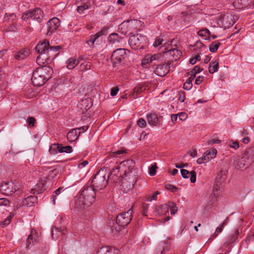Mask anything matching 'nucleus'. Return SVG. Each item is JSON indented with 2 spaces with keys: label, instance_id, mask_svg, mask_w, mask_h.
Wrapping results in <instances>:
<instances>
[{
  "label": "nucleus",
  "instance_id": "obj_1",
  "mask_svg": "<svg viewBox=\"0 0 254 254\" xmlns=\"http://www.w3.org/2000/svg\"><path fill=\"white\" fill-rule=\"evenodd\" d=\"M59 49V46L50 47L49 42L46 40L39 44L35 48L36 51L39 54L36 59L38 64H44L47 60L50 58L54 59L57 54L54 53L58 52Z\"/></svg>",
  "mask_w": 254,
  "mask_h": 254
},
{
  "label": "nucleus",
  "instance_id": "obj_2",
  "mask_svg": "<svg viewBox=\"0 0 254 254\" xmlns=\"http://www.w3.org/2000/svg\"><path fill=\"white\" fill-rule=\"evenodd\" d=\"M95 189L91 186L86 185L75 201V207L80 209L91 206L95 202Z\"/></svg>",
  "mask_w": 254,
  "mask_h": 254
},
{
  "label": "nucleus",
  "instance_id": "obj_3",
  "mask_svg": "<svg viewBox=\"0 0 254 254\" xmlns=\"http://www.w3.org/2000/svg\"><path fill=\"white\" fill-rule=\"evenodd\" d=\"M53 70L50 66H44L37 68L33 73L31 78L34 86H41L43 85L46 80L51 77Z\"/></svg>",
  "mask_w": 254,
  "mask_h": 254
},
{
  "label": "nucleus",
  "instance_id": "obj_4",
  "mask_svg": "<svg viewBox=\"0 0 254 254\" xmlns=\"http://www.w3.org/2000/svg\"><path fill=\"white\" fill-rule=\"evenodd\" d=\"M132 210H128L127 211L122 213L118 215L116 218V222L112 220L110 222L109 226L112 231L114 233H116L120 231L122 228L125 227L128 224L131 219Z\"/></svg>",
  "mask_w": 254,
  "mask_h": 254
},
{
  "label": "nucleus",
  "instance_id": "obj_5",
  "mask_svg": "<svg viewBox=\"0 0 254 254\" xmlns=\"http://www.w3.org/2000/svg\"><path fill=\"white\" fill-rule=\"evenodd\" d=\"M0 191L6 195H18L23 192V185L19 182L4 183L0 186Z\"/></svg>",
  "mask_w": 254,
  "mask_h": 254
},
{
  "label": "nucleus",
  "instance_id": "obj_6",
  "mask_svg": "<svg viewBox=\"0 0 254 254\" xmlns=\"http://www.w3.org/2000/svg\"><path fill=\"white\" fill-rule=\"evenodd\" d=\"M108 180L109 174L107 171L105 169H101L93 178L91 187L95 189V190L103 189L106 187Z\"/></svg>",
  "mask_w": 254,
  "mask_h": 254
},
{
  "label": "nucleus",
  "instance_id": "obj_7",
  "mask_svg": "<svg viewBox=\"0 0 254 254\" xmlns=\"http://www.w3.org/2000/svg\"><path fill=\"white\" fill-rule=\"evenodd\" d=\"M237 17L230 13L221 14L217 17L218 26L224 29L229 28L236 22Z\"/></svg>",
  "mask_w": 254,
  "mask_h": 254
},
{
  "label": "nucleus",
  "instance_id": "obj_8",
  "mask_svg": "<svg viewBox=\"0 0 254 254\" xmlns=\"http://www.w3.org/2000/svg\"><path fill=\"white\" fill-rule=\"evenodd\" d=\"M134 161L132 160L128 159L121 162L118 167L123 175L127 177L130 176L133 171H134Z\"/></svg>",
  "mask_w": 254,
  "mask_h": 254
},
{
  "label": "nucleus",
  "instance_id": "obj_9",
  "mask_svg": "<svg viewBox=\"0 0 254 254\" xmlns=\"http://www.w3.org/2000/svg\"><path fill=\"white\" fill-rule=\"evenodd\" d=\"M145 40V36L140 34H136L129 37L128 43L132 49H141L143 48Z\"/></svg>",
  "mask_w": 254,
  "mask_h": 254
},
{
  "label": "nucleus",
  "instance_id": "obj_10",
  "mask_svg": "<svg viewBox=\"0 0 254 254\" xmlns=\"http://www.w3.org/2000/svg\"><path fill=\"white\" fill-rule=\"evenodd\" d=\"M43 17V12L42 10L39 8H35L33 10L26 11L24 12L22 16L24 20L27 21L29 19L37 21H40Z\"/></svg>",
  "mask_w": 254,
  "mask_h": 254
},
{
  "label": "nucleus",
  "instance_id": "obj_11",
  "mask_svg": "<svg viewBox=\"0 0 254 254\" xmlns=\"http://www.w3.org/2000/svg\"><path fill=\"white\" fill-rule=\"evenodd\" d=\"M125 49H118L114 51L111 56V60L113 64L120 63L126 57Z\"/></svg>",
  "mask_w": 254,
  "mask_h": 254
},
{
  "label": "nucleus",
  "instance_id": "obj_12",
  "mask_svg": "<svg viewBox=\"0 0 254 254\" xmlns=\"http://www.w3.org/2000/svg\"><path fill=\"white\" fill-rule=\"evenodd\" d=\"M217 150L212 148L210 151L205 152L202 157L197 159L196 162L198 164L207 163L214 158L217 155Z\"/></svg>",
  "mask_w": 254,
  "mask_h": 254
},
{
  "label": "nucleus",
  "instance_id": "obj_13",
  "mask_svg": "<svg viewBox=\"0 0 254 254\" xmlns=\"http://www.w3.org/2000/svg\"><path fill=\"white\" fill-rule=\"evenodd\" d=\"M60 25V21L59 18L54 17L47 22V35H50L56 31Z\"/></svg>",
  "mask_w": 254,
  "mask_h": 254
},
{
  "label": "nucleus",
  "instance_id": "obj_14",
  "mask_svg": "<svg viewBox=\"0 0 254 254\" xmlns=\"http://www.w3.org/2000/svg\"><path fill=\"white\" fill-rule=\"evenodd\" d=\"M123 173L118 167L113 169L111 173L109 175V179L114 183L120 182L123 180Z\"/></svg>",
  "mask_w": 254,
  "mask_h": 254
},
{
  "label": "nucleus",
  "instance_id": "obj_15",
  "mask_svg": "<svg viewBox=\"0 0 254 254\" xmlns=\"http://www.w3.org/2000/svg\"><path fill=\"white\" fill-rule=\"evenodd\" d=\"M37 197L34 195H30L25 197L24 199H18L17 203L20 206H25L27 207L32 206L37 202Z\"/></svg>",
  "mask_w": 254,
  "mask_h": 254
},
{
  "label": "nucleus",
  "instance_id": "obj_16",
  "mask_svg": "<svg viewBox=\"0 0 254 254\" xmlns=\"http://www.w3.org/2000/svg\"><path fill=\"white\" fill-rule=\"evenodd\" d=\"M92 106L91 99L85 98L81 100L77 104V108L83 113L88 111Z\"/></svg>",
  "mask_w": 254,
  "mask_h": 254
},
{
  "label": "nucleus",
  "instance_id": "obj_17",
  "mask_svg": "<svg viewBox=\"0 0 254 254\" xmlns=\"http://www.w3.org/2000/svg\"><path fill=\"white\" fill-rule=\"evenodd\" d=\"M119 250L113 247L104 246L101 247L96 254H119Z\"/></svg>",
  "mask_w": 254,
  "mask_h": 254
},
{
  "label": "nucleus",
  "instance_id": "obj_18",
  "mask_svg": "<svg viewBox=\"0 0 254 254\" xmlns=\"http://www.w3.org/2000/svg\"><path fill=\"white\" fill-rule=\"evenodd\" d=\"M169 65L167 64H164L158 65L154 70V73L159 76H164L169 72Z\"/></svg>",
  "mask_w": 254,
  "mask_h": 254
},
{
  "label": "nucleus",
  "instance_id": "obj_19",
  "mask_svg": "<svg viewBox=\"0 0 254 254\" xmlns=\"http://www.w3.org/2000/svg\"><path fill=\"white\" fill-rule=\"evenodd\" d=\"M252 159L248 154H244L240 159L237 161L236 164L240 168H243L252 163Z\"/></svg>",
  "mask_w": 254,
  "mask_h": 254
},
{
  "label": "nucleus",
  "instance_id": "obj_20",
  "mask_svg": "<svg viewBox=\"0 0 254 254\" xmlns=\"http://www.w3.org/2000/svg\"><path fill=\"white\" fill-rule=\"evenodd\" d=\"M94 1L92 0H87L82 5L78 6L77 10L79 14H84L85 11L89 9L93 5Z\"/></svg>",
  "mask_w": 254,
  "mask_h": 254
},
{
  "label": "nucleus",
  "instance_id": "obj_21",
  "mask_svg": "<svg viewBox=\"0 0 254 254\" xmlns=\"http://www.w3.org/2000/svg\"><path fill=\"white\" fill-rule=\"evenodd\" d=\"M181 174L184 178H189L190 177V182L194 183L196 181V173L195 171H191L190 172L188 171L186 169H182L181 170Z\"/></svg>",
  "mask_w": 254,
  "mask_h": 254
},
{
  "label": "nucleus",
  "instance_id": "obj_22",
  "mask_svg": "<svg viewBox=\"0 0 254 254\" xmlns=\"http://www.w3.org/2000/svg\"><path fill=\"white\" fill-rule=\"evenodd\" d=\"M82 59L81 58L75 59L74 58H70L66 61V66L69 69H73L80 62Z\"/></svg>",
  "mask_w": 254,
  "mask_h": 254
},
{
  "label": "nucleus",
  "instance_id": "obj_23",
  "mask_svg": "<svg viewBox=\"0 0 254 254\" xmlns=\"http://www.w3.org/2000/svg\"><path fill=\"white\" fill-rule=\"evenodd\" d=\"M80 132L77 129H72L67 133V138L70 142L73 141L78 138Z\"/></svg>",
  "mask_w": 254,
  "mask_h": 254
},
{
  "label": "nucleus",
  "instance_id": "obj_24",
  "mask_svg": "<svg viewBox=\"0 0 254 254\" xmlns=\"http://www.w3.org/2000/svg\"><path fill=\"white\" fill-rule=\"evenodd\" d=\"M30 54V50L28 49H24L17 52L15 56L16 60H21L25 59Z\"/></svg>",
  "mask_w": 254,
  "mask_h": 254
},
{
  "label": "nucleus",
  "instance_id": "obj_25",
  "mask_svg": "<svg viewBox=\"0 0 254 254\" xmlns=\"http://www.w3.org/2000/svg\"><path fill=\"white\" fill-rule=\"evenodd\" d=\"M147 121L149 124L152 126H157L159 124V119L155 114H150L147 116Z\"/></svg>",
  "mask_w": 254,
  "mask_h": 254
},
{
  "label": "nucleus",
  "instance_id": "obj_26",
  "mask_svg": "<svg viewBox=\"0 0 254 254\" xmlns=\"http://www.w3.org/2000/svg\"><path fill=\"white\" fill-rule=\"evenodd\" d=\"M165 52L169 53V54L173 57L175 60L179 58L182 54V53L180 51L175 48L169 49L167 48L165 49Z\"/></svg>",
  "mask_w": 254,
  "mask_h": 254
},
{
  "label": "nucleus",
  "instance_id": "obj_27",
  "mask_svg": "<svg viewBox=\"0 0 254 254\" xmlns=\"http://www.w3.org/2000/svg\"><path fill=\"white\" fill-rule=\"evenodd\" d=\"M103 34L102 32H97L94 35L90 36V39L87 41L86 43L89 46H93L96 40Z\"/></svg>",
  "mask_w": 254,
  "mask_h": 254
},
{
  "label": "nucleus",
  "instance_id": "obj_28",
  "mask_svg": "<svg viewBox=\"0 0 254 254\" xmlns=\"http://www.w3.org/2000/svg\"><path fill=\"white\" fill-rule=\"evenodd\" d=\"M122 38L117 33H112L108 37V40L112 44L118 43L121 41Z\"/></svg>",
  "mask_w": 254,
  "mask_h": 254
},
{
  "label": "nucleus",
  "instance_id": "obj_29",
  "mask_svg": "<svg viewBox=\"0 0 254 254\" xmlns=\"http://www.w3.org/2000/svg\"><path fill=\"white\" fill-rule=\"evenodd\" d=\"M197 34L199 36L204 37L206 40L210 39V32L207 28L200 29L198 31Z\"/></svg>",
  "mask_w": 254,
  "mask_h": 254
},
{
  "label": "nucleus",
  "instance_id": "obj_30",
  "mask_svg": "<svg viewBox=\"0 0 254 254\" xmlns=\"http://www.w3.org/2000/svg\"><path fill=\"white\" fill-rule=\"evenodd\" d=\"M61 145L58 143L52 144L49 149V151L51 154L54 155L57 153H60Z\"/></svg>",
  "mask_w": 254,
  "mask_h": 254
},
{
  "label": "nucleus",
  "instance_id": "obj_31",
  "mask_svg": "<svg viewBox=\"0 0 254 254\" xmlns=\"http://www.w3.org/2000/svg\"><path fill=\"white\" fill-rule=\"evenodd\" d=\"M218 68V63L217 61H212L210 63L209 67V72L210 73H213L217 71Z\"/></svg>",
  "mask_w": 254,
  "mask_h": 254
},
{
  "label": "nucleus",
  "instance_id": "obj_32",
  "mask_svg": "<svg viewBox=\"0 0 254 254\" xmlns=\"http://www.w3.org/2000/svg\"><path fill=\"white\" fill-rule=\"evenodd\" d=\"M221 190V185L215 184L214 186L213 190V194H214L213 200H216L217 196L219 194V191Z\"/></svg>",
  "mask_w": 254,
  "mask_h": 254
},
{
  "label": "nucleus",
  "instance_id": "obj_33",
  "mask_svg": "<svg viewBox=\"0 0 254 254\" xmlns=\"http://www.w3.org/2000/svg\"><path fill=\"white\" fill-rule=\"evenodd\" d=\"M225 180V177L223 174V172L220 171L219 172L216 176V184H218L219 185H221L222 183Z\"/></svg>",
  "mask_w": 254,
  "mask_h": 254
},
{
  "label": "nucleus",
  "instance_id": "obj_34",
  "mask_svg": "<svg viewBox=\"0 0 254 254\" xmlns=\"http://www.w3.org/2000/svg\"><path fill=\"white\" fill-rule=\"evenodd\" d=\"M220 45V43L219 41H215L212 42L209 45V50L212 53L216 52Z\"/></svg>",
  "mask_w": 254,
  "mask_h": 254
},
{
  "label": "nucleus",
  "instance_id": "obj_35",
  "mask_svg": "<svg viewBox=\"0 0 254 254\" xmlns=\"http://www.w3.org/2000/svg\"><path fill=\"white\" fill-rule=\"evenodd\" d=\"M168 206L166 204H163L158 209V213L160 215H164L168 211Z\"/></svg>",
  "mask_w": 254,
  "mask_h": 254
},
{
  "label": "nucleus",
  "instance_id": "obj_36",
  "mask_svg": "<svg viewBox=\"0 0 254 254\" xmlns=\"http://www.w3.org/2000/svg\"><path fill=\"white\" fill-rule=\"evenodd\" d=\"M40 237H41V234L39 231L32 229L27 238H37Z\"/></svg>",
  "mask_w": 254,
  "mask_h": 254
},
{
  "label": "nucleus",
  "instance_id": "obj_37",
  "mask_svg": "<svg viewBox=\"0 0 254 254\" xmlns=\"http://www.w3.org/2000/svg\"><path fill=\"white\" fill-rule=\"evenodd\" d=\"M63 233L59 230L58 228H55L52 230V237L53 238L54 237H63Z\"/></svg>",
  "mask_w": 254,
  "mask_h": 254
},
{
  "label": "nucleus",
  "instance_id": "obj_38",
  "mask_svg": "<svg viewBox=\"0 0 254 254\" xmlns=\"http://www.w3.org/2000/svg\"><path fill=\"white\" fill-rule=\"evenodd\" d=\"M151 63H152L151 55H147L142 60L141 64L143 66H145Z\"/></svg>",
  "mask_w": 254,
  "mask_h": 254
},
{
  "label": "nucleus",
  "instance_id": "obj_39",
  "mask_svg": "<svg viewBox=\"0 0 254 254\" xmlns=\"http://www.w3.org/2000/svg\"><path fill=\"white\" fill-rule=\"evenodd\" d=\"M91 67V64L88 62H84L80 65V69L81 70H86L90 69Z\"/></svg>",
  "mask_w": 254,
  "mask_h": 254
},
{
  "label": "nucleus",
  "instance_id": "obj_40",
  "mask_svg": "<svg viewBox=\"0 0 254 254\" xmlns=\"http://www.w3.org/2000/svg\"><path fill=\"white\" fill-rule=\"evenodd\" d=\"M157 168V167L156 163L151 164V166L149 167V175L151 176L155 175L156 174V170Z\"/></svg>",
  "mask_w": 254,
  "mask_h": 254
},
{
  "label": "nucleus",
  "instance_id": "obj_41",
  "mask_svg": "<svg viewBox=\"0 0 254 254\" xmlns=\"http://www.w3.org/2000/svg\"><path fill=\"white\" fill-rule=\"evenodd\" d=\"M169 208H170L171 214L172 215L175 214L178 210V208L176 206V204L174 202H170L169 203Z\"/></svg>",
  "mask_w": 254,
  "mask_h": 254
},
{
  "label": "nucleus",
  "instance_id": "obj_42",
  "mask_svg": "<svg viewBox=\"0 0 254 254\" xmlns=\"http://www.w3.org/2000/svg\"><path fill=\"white\" fill-rule=\"evenodd\" d=\"M72 151V147L70 146H62L60 148V153H69Z\"/></svg>",
  "mask_w": 254,
  "mask_h": 254
},
{
  "label": "nucleus",
  "instance_id": "obj_43",
  "mask_svg": "<svg viewBox=\"0 0 254 254\" xmlns=\"http://www.w3.org/2000/svg\"><path fill=\"white\" fill-rule=\"evenodd\" d=\"M197 54L193 58H191L190 60V63L191 64H195L197 61L200 60L199 54L201 53V51H197Z\"/></svg>",
  "mask_w": 254,
  "mask_h": 254
},
{
  "label": "nucleus",
  "instance_id": "obj_44",
  "mask_svg": "<svg viewBox=\"0 0 254 254\" xmlns=\"http://www.w3.org/2000/svg\"><path fill=\"white\" fill-rule=\"evenodd\" d=\"M10 205V201L6 198H0V206H9Z\"/></svg>",
  "mask_w": 254,
  "mask_h": 254
},
{
  "label": "nucleus",
  "instance_id": "obj_45",
  "mask_svg": "<svg viewBox=\"0 0 254 254\" xmlns=\"http://www.w3.org/2000/svg\"><path fill=\"white\" fill-rule=\"evenodd\" d=\"M13 215L12 214H10L7 217V218L2 222H1V225L2 226V227H5L6 226H7V225H8L10 221H11V220L12 219V218L13 217Z\"/></svg>",
  "mask_w": 254,
  "mask_h": 254
},
{
  "label": "nucleus",
  "instance_id": "obj_46",
  "mask_svg": "<svg viewBox=\"0 0 254 254\" xmlns=\"http://www.w3.org/2000/svg\"><path fill=\"white\" fill-rule=\"evenodd\" d=\"M60 193L61 188L58 189L54 191V194L52 195L51 198L54 204H55L56 203V199H57V196L59 195Z\"/></svg>",
  "mask_w": 254,
  "mask_h": 254
},
{
  "label": "nucleus",
  "instance_id": "obj_47",
  "mask_svg": "<svg viewBox=\"0 0 254 254\" xmlns=\"http://www.w3.org/2000/svg\"><path fill=\"white\" fill-rule=\"evenodd\" d=\"M192 84L190 80H188V79L187 81L185 82L184 84V88L185 90H189L192 88Z\"/></svg>",
  "mask_w": 254,
  "mask_h": 254
},
{
  "label": "nucleus",
  "instance_id": "obj_48",
  "mask_svg": "<svg viewBox=\"0 0 254 254\" xmlns=\"http://www.w3.org/2000/svg\"><path fill=\"white\" fill-rule=\"evenodd\" d=\"M144 89L143 86L141 85H138L136 86L133 89V93H136V94H140L142 92V91Z\"/></svg>",
  "mask_w": 254,
  "mask_h": 254
},
{
  "label": "nucleus",
  "instance_id": "obj_49",
  "mask_svg": "<svg viewBox=\"0 0 254 254\" xmlns=\"http://www.w3.org/2000/svg\"><path fill=\"white\" fill-rule=\"evenodd\" d=\"M163 41V39L161 37H159L156 38L153 44V46L155 47H157L162 44Z\"/></svg>",
  "mask_w": 254,
  "mask_h": 254
},
{
  "label": "nucleus",
  "instance_id": "obj_50",
  "mask_svg": "<svg viewBox=\"0 0 254 254\" xmlns=\"http://www.w3.org/2000/svg\"><path fill=\"white\" fill-rule=\"evenodd\" d=\"M137 125L140 127H146V121L142 118H140L137 122Z\"/></svg>",
  "mask_w": 254,
  "mask_h": 254
},
{
  "label": "nucleus",
  "instance_id": "obj_51",
  "mask_svg": "<svg viewBox=\"0 0 254 254\" xmlns=\"http://www.w3.org/2000/svg\"><path fill=\"white\" fill-rule=\"evenodd\" d=\"M223 229V225H220L219 227H217L213 234V236L215 237L218 236V234L222 232Z\"/></svg>",
  "mask_w": 254,
  "mask_h": 254
},
{
  "label": "nucleus",
  "instance_id": "obj_52",
  "mask_svg": "<svg viewBox=\"0 0 254 254\" xmlns=\"http://www.w3.org/2000/svg\"><path fill=\"white\" fill-rule=\"evenodd\" d=\"M124 153H125V150L122 149V150L116 151V152H111L110 154V157H115L116 155H121V154H123Z\"/></svg>",
  "mask_w": 254,
  "mask_h": 254
},
{
  "label": "nucleus",
  "instance_id": "obj_53",
  "mask_svg": "<svg viewBox=\"0 0 254 254\" xmlns=\"http://www.w3.org/2000/svg\"><path fill=\"white\" fill-rule=\"evenodd\" d=\"M202 70V68H200L198 66H195L193 69L191 70L190 72L192 73V74L196 75L197 73H199Z\"/></svg>",
  "mask_w": 254,
  "mask_h": 254
},
{
  "label": "nucleus",
  "instance_id": "obj_54",
  "mask_svg": "<svg viewBox=\"0 0 254 254\" xmlns=\"http://www.w3.org/2000/svg\"><path fill=\"white\" fill-rule=\"evenodd\" d=\"M179 119L181 121H185L188 118V115L186 113L181 112L178 114Z\"/></svg>",
  "mask_w": 254,
  "mask_h": 254
},
{
  "label": "nucleus",
  "instance_id": "obj_55",
  "mask_svg": "<svg viewBox=\"0 0 254 254\" xmlns=\"http://www.w3.org/2000/svg\"><path fill=\"white\" fill-rule=\"evenodd\" d=\"M179 100L181 102H184L186 99V95L184 92H180L179 93Z\"/></svg>",
  "mask_w": 254,
  "mask_h": 254
},
{
  "label": "nucleus",
  "instance_id": "obj_56",
  "mask_svg": "<svg viewBox=\"0 0 254 254\" xmlns=\"http://www.w3.org/2000/svg\"><path fill=\"white\" fill-rule=\"evenodd\" d=\"M241 232L239 229H235L234 233L232 234L233 238H238L239 236L241 237L242 236L240 235Z\"/></svg>",
  "mask_w": 254,
  "mask_h": 254
},
{
  "label": "nucleus",
  "instance_id": "obj_57",
  "mask_svg": "<svg viewBox=\"0 0 254 254\" xmlns=\"http://www.w3.org/2000/svg\"><path fill=\"white\" fill-rule=\"evenodd\" d=\"M221 142V140L218 139H212L208 140L206 142V144L210 145L214 143H220Z\"/></svg>",
  "mask_w": 254,
  "mask_h": 254
},
{
  "label": "nucleus",
  "instance_id": "obj_58",
  "mask_svg": "<svg viewBox=\"0 0 254 254\" xmlns=\"http://www.w3.org/2000/svg\"><path fill=\"white\" fill-rule=\"evenodd\" d=\"M35 122V119L33 117H29L27 119V123L29 126L33 127Z\"/></svg>",
  "mask_w": 254,
  "mask_h": 254
},
{
  "label": "nucleus",
  "instance_id": "obj_59",
  "mask_svg": "<svg viewBox=\"0 0 254 254\" xmlns=\"http://www.w3.org/2000/svg\"><path fill=\"white\" fill-rule=\"evenodd\" d=\"M166 188L168 190H171L172 192H175L178 189L177 187L170 184L166 185Z\"/></svg>",
  "mask_w": 254,
  "mask_h": 254
},
{
  "label": "nucleus",
  "instance_id": "obj_60",
  "mask_svg": "<svg viewBox=\"0 0 254 254\" xmlns=\"http://www.w3.org/2000/svg\"><path fill=\"white\" fill-rule=\"evenodd\" d=\"M161 57L160 54H155L153 55H151V58L152 62L153 61H157Z\"/></svg>",
  "mask_w": 254,
  "mask_h": 254
},
{
  "label": "nucleus",
  "instance_id": "obj_61",
  "mask_svg": "<svg viewBox=\"0 0 254 254\" xmlns=\"http://www.w3.org/2000/svg\"><path fill=\"white\" fill-rule=\"evenodd\" d=\"M230 147L232 148H234L235 150L237 149L239 147V144L237 141H233L229 145Z\"/></svg>",
  "mask_w": 254,
  "mask_h": 254
},
{
  "label": "nucleus",
  "instance_id": "obj_62",
  "mask_svg": "<svg viewBox=\"0 0 254 254\" xmlns=\"http://www.w3.org/2000/svg\"><path fill=\"white\" fill-rule=\"evenodd\" d=\"M148 205L147 204H144L142 206V214L144 216H147V210L148 209Z\"/></svg>",
  "mask_w": 254,
  "mask_h": 254
},
{
  "label": "nucleus",
  "instance_id": "obj_63",
  "mask_svg": "<svg viewBox=\"0 0 254 254\" xmlns=\"http://www.w3.org/2000/svg\"><path fill=\"white\" fill-rule=\"evenodd\" d=\"M119 89L118 87H113L111 89V95L112 96H114L117 95L118 92L119 91Z\"/></svg>",
  "mask_w": 254,
  "mask_h": 254
},
{
  "label": "nucleus",
  "instance_id": "obj_64",
  "mask_svg": "<svg viewBox=\"0 0 254 254\" xmlns=\"http://www.w3.org/2000/svg\"><path fill=\"white\" fill-rule=\"evenodd\" d=\"M203 80V77L201 76H198L195 81V83L197 85L200 84Z\"/></svg>",
  "mask_w": 254,
  "mask_h": 254
}]
</instances>
